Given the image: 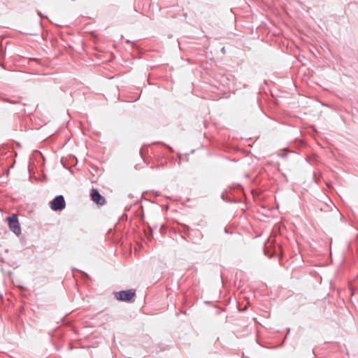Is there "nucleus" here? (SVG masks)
<instances>
[{"mask_svg":"<svg viewBox=\"0 0 358 358\" xmlns=\"http://www.w3.org/2000/svg\"><path fill=\"white\" fill-rule=\"evenodd\" d=\"M10 229L17 236L21 234V229L16 215H12L7 218Z\"/></svg>","mask_w":358,"mask_h":358,"instance_id":"nucleus-1","label":"nucleus"},{"mask_svg":"<svg viewBox=\"0 0 358 358\" xmlns=\"http://www.w3.org/2000/svg\"><path fill=\"white\" fill-rule=\"evenodd\" d=\"M50 208L54 211L62 210L65 208L66 203L63 196H57L51 202Z\"/></svg>","mask_w":358,"mask_h":358,"instance_id":"nucleus-2","label":"nucleus"},{"mask_svg":"<svg viewBox=\"0 0 358 358\" xmlns=\"http://www.w3.org/2000/svg\"><path fill=\"white\" fill-rule=\"evenodd\" d=\"M135 295V292L131 289L120 291L116 294V297L120 301H129Z\"/></svg>","mask_w":358,"mask_h":358,"instance_id":"nucleus-3","label":"nucleus"},{"mask_svg":"<svg viewBox=\"0 0 358 358\" xmlns=\"http://www.w3.org/2000/svg\"><path fill=\"white\" fill-rule=\"evenodd\" d=\"M90 195L92 201L96 203L101 206L105 203V198L102 196L96 189H92Z\"/></svg>","mask_w":358,"mask_h":358,"instance_id":"nucleus-4","label":"nucleus"},{"mask_svg":"<svg viewBox=\"0 0 358 358\" xmlns=\"http://www.w3.org/2000/svg\"><path fill=\"white\" fill-rule=\"evenodd\" d=\"M270 246H271V243L269 241H268V243L265 244V248H264V253L268 257L273 256V253H271L268 249Z\"/></svg>","mask_w":358,"mask_h":358,"instance_id":"nucleus-5","label":"nucleus"},{"mask_svg":"<svg viewBox=\"0 0 358 358\" xmlns=\"http://www.w3.org/2000/svg\"><path fill=\"white\" fill-rule=\"evenodd\" d=\"M251 193H252V194L253 195V196H254V197H255V196H256V195H257V194L256 193V192H255V190H253V189L251 191Z\"/></svg>","mask_w":358,"mask_h":358,"instance_id":"nucleus-6","label":"nucleus"},{"mask_svg":"<svg viewBox=\"0 0 358 358\" xmlns=\"http://www.w3.org/2000/svg\"><path fill=\"white\" fill-rule=\"evenodd\" d=\"M280 155L282 157H285L286 155L285 151V150L281 151Z\"/></svg>","mask_w":358,"mask_h":358,"instance_id":"nucleus-7","label":"nucleus"},{"mask_svg":"<svg viewBox=\"0 0 358 358\" xmlns=\"http://www.w3.org/2000/svg\"><path fill=\"white\" fill-rule=\"evenodd\" d=\"M245 309H246V305H245V306L242 308V309H241V310H245Z\"/></svg>","mask_w":358,"mask_h":358,"instance_id":"nucleus-8","label":"nucleus"},{"mask_svg":"<svg viewBox=\"0 0 358 358\" xmlns=\"http://www.w3.org/2000/svg\"><path fill=\"white\" fill-rule=\"evenodd\" d=\"M38 14L39 16H41V17L42 16L41 13L40 12H38Z\"/></svg>","mask_w":358,"mask_h":358,"instance_id":"nucleus-9","label":"nucleus"},{"mask_svg":"<svg viewBox=\"0 0 358 358\" xmlns=\"http://www.w3.org/2000/svg\"><path fill=\"white\" fill-rule=\"evenodd\" d=\"M242 358H244V355H243V357H242Z\"/></svg>","mask_w":358,"mask_h":358,"instance_id":"nucleus-10","label":"nucleus"}]
</instances>
